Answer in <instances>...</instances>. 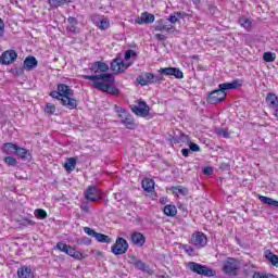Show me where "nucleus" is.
I'll return each instance as SVG.
<instances>
[{
  "mask_svg": "<svg viewBox=\"0 0 278 278\" xmlns=\"http://www.w3.org/2000/svg\"><path fill=\"white\" fill-rule=\"evenodd\" d=\"M149 111L150 109L144 101H140L139 105L131 106V112H134V114L137 116H141L142 118H146V116L149 114Z\"/></svg>",
  "mask_w": 278,
  "mask_h": 278,
  "instance_id": "obj_12",
  "label": "nucleus"
},
{
  "mask_svg": "<svg viewBox=\"0 0 278 278\" xmlns=\"http://www.w3.org/2000/svg\"><path fill=\"white\" fill-rule=\"evenodd\" d=\"M154 21H155V15L149 12H143L140 17H137L135 20V23H137V25H142L144 23L146 24L154 23Z\"/></svg>",
  "mask_w": 278,
  "mask_h": 278,
  "instance_id": "obj_15",
  "label": "nucleus"
},
{
  "mask_svg": "<svg viewBox=\"0 0 278 278\" xmlns=\"http://www.w3.org/2000/svg\"><path fill=\"white\" fill-rule=\"evenodd\" d=\"M97 25H98L99 29L104 30L110 27V21H108L106 18H102L98 22Z\"/></svg>",
  "mask_w": 278,
  "mask_h": 278,
  "instance_id": "obj_37",
  "label": "nucleus"
},
{
  "mask_svg": "<svg viewBox=\"0 0 278 278\" xmlns=\"http://www.w3.org/2000/svg\"><path fill=\"white\" fill-rule=\"evenodd\" d=\"M16 151H18V144L13 142H7L2 146V152L7 155H16Z\"/></svg>",
  "mask_w": 278,
  "mask_h": 278,
  "instance_id": "obj_19",
  "label": "nucleus"
},
{
  "mask_svg": "<svg viewBox=\"0 0 278 278\" xmlns=\"http://www.w3.org/2000/svg\"><path fill=\"white\" fill-rule=\"evenodd\" d=\"M164 27H165V28H163V31H173V29H175V27L173 26V24H168V23L166 22V20H165V22H164Z\"/></svg>",
  "mask_w": 278,
  "mask_h": 278,
  "instance_id": "obj_55",
  "label": "nucleus"
},
{
  "mask_svg": "<svg viewBox=\"0 0 278 278\" xmlns=\"http://www.w3.org/2000/svg\"><path fill=\"white\" fill-rule=\"evenodd\" d=\"M222 270L224 275H228L229 277H237L238 270H240V261L235 257H227L223 262Z\"/></svg>",
  "mask_w": 278,
  "mask_h": 278,
  "instance_id": "obj_3",
  "label": "nucleus"
},
{
  "mask_svg": "<svg viewBox=\"0 0 278 278\" xmlns=\"http://www.w3.org/2000/svg\"><path fill=\"white\" fill-rule=\"evenodd\" d=\"M172 76L176 79H184V72H181V70H179L178 67H173Z\"/></svg>",
  "mask_w": 278,
  "mask_h": 278,
  "instance_id": "obj_36",
  "label": "nucleus"
},
{
  "mask_svg": "<svg viewBox=\"0 0 278 278\" xmlns=\"http://www.w3.org/2000/svg\"><path fill=\"white\" fill-rule=\"evenodd\" d=\"M155 38H156L157 40H162V41L166 40V36L162 35V34H156V35H155Z\"/></svg>",
  "mask_w": 278,
  "mask_h": 278,
  "instance_id": "obj_63",
  "label": "nucleus"
},
{
  "mask_svg": "<svg viewBox=\"0 0 278 278\" xmlns=\"http://www.w3.org/2000/svg\"><path fill=\"white\" fill-rule=\"evenodd\" d=\"M15 155L23 160V162H29L31 160V153H29V150L21 148L20 146H17Z\"/></svg>",
  "mask_w": 278,
  "mask_h": 278,
  "instance_id": "obj_20",
  "label": "nucleus"
},
{
  "mask_svg": "<svg viewBox=\"0 0 278 278\" xmlns=\"http://www.w3.org/2000/svg\"><path fill=\"white\" fill-rule=\"evenodd\" d=\"M191 244L197 249H203L207 244V237L203 232H194L191 236Z\"/></svg>",
  "mask_w": 278,
  "mask_h": 278,
  "instance_id": "obj_10",
  "label": "nucleus"
},
{
  "mask_svg": "<svg viewBox=\"0 0 278 278\" xmlns=\"http://www.w3.org/2000/svg\"><path fill=\"white\" fill-rule=\"evenodd\" d=\"M11 73H13V75H16V77H21L23 75H25V68L22 67H16L14 70H11Z\"/></svg>",
  "mask_w": 278,
  "mask_h": 278,
  "instance_id": "obj_45",
  "label": "nucleus"
},
{
  "mask_svg": "<svg viewBox=\"0 0 278 278\" xmlns=\"http://www.w3.org/2000/svg\"><path fill=\"white\" fill-rule=\"evenodd\" d=\"M67 23L70 24L66 27L67 31H71V34H79V28L77 27V25H79V21H77L76 17L70 16L67 18Z\"/></svg>",
  "mask_w": 278,
  "mask_h": 278,
  "instance_id": "obj_21",
  "label": "nucleus"
},
{
  "mask_svg": "<svg viewBox=\"0 0 278 278\" xmlns=\"http://www.w3.org/2000/svg\"><path fill=\"white\" fill-rule=\"evenodd\" d=\"M128 262L137 268V270H141V273H151V268L147 263L142 262V260H139L135 255L128 256Z\"/></svg>",
  "mask_w": 278,
  "mask_h": 278,
  "instance_id": "obj_11",
  "label": "nucleus"
},
{
  "mask_svg": "<svg viewBox=\"0 0 278 278\" xmlns=\"http://www.w3.org/2000/svg\"><path fill=\"white\" fill-rule=\"evenodd\" d=\"M16 58H18V54L15 50H7L0 55V64L10 66V64H14V62H16Z\"/></svg>",
  "mask_w": 278,
  "mask_h": 278,
  "instance_id": "obj_8",
  "label": "nucleus"
},
{
  "mask_svg": "<svg viewBox=\"0 0 278 278\" xmlns=\"http://www.w3.org/2000/svg\"><path fill=\"white\" fill-rule=\"evenodd\" d=\"M172 142L173 144H181L182 142H190V139L188 138V135L181 132L180 136H174Z\"/></svg>",
  "mask_w": 278,
  "mask_h": 278,
  "instance_id": "obj_29",
  "label": "nucleus"
},
{
  "mask_svg": "<svg viewBox=\"0 0 278 278\" xmlns=\"http://www.w3.org/2000/svg\"><path fill=\"white\" fill-rule=\"evenodd\" d=\"M80 244H87V245L92 244V240L88 237H84L80 241Z\"/></svg>",
  "mask_w": 278,
  "mask_h": 278,
  "instance_id": "obj_58",
  "label": "nucleus"
},
{
  "mask_svg": "<svg viewBox=\"0 0 278 278\" xmlns=\"http://www.w3.org/2000/svg\"><path fill=\"white\" fill-rule=\"evenodd\" d=\"M189 151H192L193 153H199L201 151V147L194 142L189 143Z\"/></svg>",
  "mask_w": 278,
  "mask_h": 278,
  "instance_id": "obj_50",
  "label": "nucleus"
},
{
  "mask_svg": "<svg viewBox=\"0 0 278 278\" xmlns=\"http://www.w3.org/2000/svg\"><path fill=\"white\" fill-rule=\"evenodd\" d=\"M35 216L36 218H39V220H45V218H47V211L37 208L35 210Z\"/></svg>",
  "mask_w": 278,
  "mask_h": 278,
  "instance_id": "obj_35",
  "label": "nucleus"
},
{
  "mask_svg": "<svg viewBox=\"0 0 278 278\" xmlns=\"http://www.w3.org/2000/svg\"><path fill=\"white\" fill-rule=\"evenodd\" d=\"M160 75H166L167 77L173 76V67H161L159 70Z\"/></svg>",
  "mask_w": 278,
  "mask_h": 278,
  "instance_id": "obj_40",
  "label": "nucleus"
},
{
  "mask_svg": "<svg viewBox=\"0 0 278 278\" xmlns=\"http://www.w3.org/2000/svg\"><path fill=\"white\" fill-rule=\"evenodd\" d=\"M4 31H5V24L3 23V20L0 18V38H3Z\"/></svg>",
  "mask_w": 278,
  "mask_h": 278,
  "instance_id": "obj_57",
  "label": "nucleus"
},
{
  "mask_svg": "<svg viewBox=\"0 0 278 278\" xmlns=\"http://www.w3.org/2000/svg\"><path fill=\"white\" fill-rule=\"evenodd\" d=\"M258 200L261 201V203H264L265 205H270L273 207H278V201L273 199V198H268L265 195H258Z\"/></svg>",
  "mask_w": 278,
  "mask_h": 278,
  "instance_id": "obj_26",
  "label": "nucleus"
},
{
  "mask_svg": "<svg viewBox=\"0 0 278 278\" xmlns=\"http://www.w3.org/2000/svg\"><path fill=\"white\" fill-rule=\"evenodd\" d=\"M75 249L73 247H68L67 248V252H65L66 255H70V257H73L74 253H75Z\"/></svg>",
  "mask_w": 278,
  "mask_h": 278,
  "instance_id": "obj_60",
  "label": "nucleus"
},
{
  "mask_svg": "<svg viewBox=\"0 0 278 278\" xmlns=\"http://www.w3.org/2000/svg\"><path fill=\"white\" fill-rule=\"evenodd\" d=\"M277 58V54L273 52H265L263 54L264 62H275V59Z\"/></svg>",
  "mask_w": 278,
  "mask_h": 278,
  "instance_id": "obj_34",
  "label": "nucleus"
},
{
  "mask_svg": "<svg viewBox=\"0 0 278 278\" xmlns=\"http://www.w3.org/2000/svg\"><path fill=\"white\" fill-rule=\"evenodd\" d=\"M167 21H169V23H172V25H175V23H177L179 21V17L176 16V14H170L167 18Z\"/></svg>",
  "mask_w": 278,
  "mask_h": 278,
  "instance_id": "obj_53",
  "label": "nucleus"
},
{
  "mask_svg": "<svg viewBox=\"0 0 278 278\" xmlns=\"http://www.w3.org/2000/svg\"><path fill=\"white\" fill-rule=\"evenodd\" d=\"M174 14H176L177 18H186L188 16L186 12H174Z\"/></svg>",
  "mask_w": 278,
  "mask_h": 278,
  "instance_id": "obj_61",
  "label": "nucleus"
},
{
  "mask_svg": "<svg viewBox=\"0 0 278 278\" xmlns=\"http://www.w3.org/2000/svg\"><path fill=\"white\" fill-rule=\"evenodd\" d=\"M68 96H75V91L68 87L66 84H59L56 86V91H50L49 97L52 99H56V101H60L61 99H64Z\"/></svg>",
  "mask_w": 278,
  "mask_h": 278,
  "instance_id": "obj_5",
  "label": "nucleus"
},
{
  "mask_svg": "<svg viewBox=\"0 0 278 278\" xmlns=\"http://www.w3.org/2000/svg\"><path fill=\"white\" fill-rule=\"evenodd\" d=\"M80 210L81 212H85V214H88V212H90V206L88 205V203L83 202L80 205Z\"/></svg>",
  "mask_w": 278,
  "mask_h": 278,
  "instance_id": "obj_56",
  "label": "nucleus"
},
{
  "mask_svg": "<svg viewBox=\"0 0 278 278\" xmlns=\"http://www.w3.org/2000/svg\"><path fill=\"white\" fill-rule=\"evenodd\" d=\"M190 151H191V150H190V149H187V148L182 149V150H181V153H182L184 157H189Z\"/></svg>",
  "mask_w": 278,
  "mask_h": 278,
  "instance_id": "obj_62",
  "label": "nucleus"
},
{
  "mask_svg": "<svg viewBox=\"0 0 278 278\" xmlns=\"http://www.w3.org/2000/svg\"><path fill=\"white\" fill-rule=\"evenodd\" d=\"M77 166V159L70 157L64 163V168L67 170V173H72V170Z\"/></svg>",
  "mask_w": 278,
  "mask_h": 278,
  "instance_id": "obj_28",
  "label": "nucleus"
},
{
  "mask_svg": "<svg viewBox=\"0 0 278 278\" xmlns=\"http://www.w3.org/2000/svg\"><path fill=\"white\" fill-rule=\"evenodd\" d=\"M84 231L85 233H87V236H91V238H96L97 242H102L104 244H110V242H112V239H110L109 236L103 235L101 232H96L94 229L90 227H85Z\"/></svg>",
  "mask_w": 278,
  "mask_h": 278,
  "instance_id": "obj_9",
  "label": "nucleus"
},
{
  "mask_svg": "<svg viewBox=\"0 0 278 278\" xmlns=\"http://www.w3.org/2000/svg\"><path fill=\"white\" fill-rule=\"evenodd\" d=\"M68 3H71V0H48V5H50L51 10H58V8L68 5Z\"/></svg>",
  "mask_w": 278,
  "mask_h": 278,
  "instance_id": "obj_23",
  "label": "nucleus"
},
{
  "mask_svg": "<svg viewBox=\"0 0 278 278\" xmlns=\"http://www.w3.org/2000/svg\"><path fill=\"white\" fill-rule=\"evenodd\" d=\"M98 71H101V73H108L110 71V66H108L106 63L97 61Z\"/></svg>",
  "mask_w": 278,
  "mask_h": 278,
  "instance_id": "obj_41",
  "label": "nucleus"
},
{
  "mask_svg": "<svg viewBox=\"0 0 278 278\" xmlns=\"http://www.w3.org/2000/svg\"><path fill=\"white\" fill-rule=\"evenodd\" d=\"M213 173H214V169H213L212 167H204V169H203V174H204V175L210 176V175H212Z\"/></svg>",
  "mask_w": 278,
  "mask_h": 278,
  "instance_id": "obj_59",
  "label": "nucleus"
},
{
  "mask_svg": "<svg viewBox=\"0 0 278 278\" xmlns=\"http://www.w3.org/2000/svg\"><path fill=\"white\" fill-rule=\"evenodd\" d=\"M239 24L241 25V27H244V29H247L248 31L251 30V25H252L251 20L247 17H240Z\"/></svg>",
  "mask_w": 278,
  "mask_h": 278,
  "instance_id": "obj_32",
  "label": "nucleus"
},
{
  "mask_svg": "<svg viewBox=\"0 0 278 278\" xmlns=\"http://www.w3.org/2000/svg\"><path fill=\"white\" fill-rule=\"evenodd\" d=\"M130 114L127 112V110L125 109H121L118 111V117L121 118V121H125L127 116H129Z\"/></svg>",
  "mask_w": 278,
  "mask_h": 278,
  "instance_id": "obj_51",
  "label": "nucleus"
},
{
  "mask_svg": "<svg viewBox=\"0 0 278 278\" xmlns=\"http://www.w3.org/2000/svg\"><path fill=\"white\" fill-rule=\"evenodd\" d=\"M68 244L59 242L56 243V249L61 251L62 253H66L68 251Z\"/></svg>",
  "mask_w": 278,
  "mask_h": 278,
  "instance_id": "obj_47",
  "label": "nucleus"
},
{
  "mask_svg": "<svg viewBox=\"0 0 278 278\" xmlns=\"http://www.w3.org/2000/svg\"><path fill=\"white\" fill-rule=\"evenodd\" d=\"M130 240L136 247H144V242H147V238L144 235H142V232H132Z\"/></svg>",
  "mask_w": 278,
  "mask_h": 278,
  "instance_id": "obj_17",
  "label": "nucleus"
},
{
  "mask_svg": "<svg viewBox=\"0 0 278 278\" xmlns=\"http://www.w3.org/2000/svg\"><path fill=\"white\" fill-rule=\"evenodd\" d=\"M122 125H125L127 129H134V117L127 116L125 119H121Z\"/></svg>",
  "mask_w": 278,
  "mask_h": 278,
  "instance_id": "obj_31",
  "label": "nucleus"
},
{
  "mask_svg": "<svg viewBox=\"0 0 278 278\" xmlns=\"http://www.w3.org/2000/svg\"><path fill=\"white\" fill-rule=\"evenodd\" d=\"M16 223H18L20 225V229H25V227H34V225H36V222L27 217H23L22 219H16Z\"/></svg>",
  "mask_w": 278,
  "mask_h": 278,
  "instance_id": "obj_27",
  "label": "nucleus"
},
{
  "mask_svg": "<svg viewBox=\"0 0 278 278\" xmlns=\"http://www.w3.org/2000/svg\"><path fill=\"white\" fill-rule=\"evenodd\" d=\"M72 257H74V260H84V253L76 250L74 251V254L72 255Z\"/></svg>",
  "mask_w": 278,
  "mask_h": 278,
  "instance_id": "obj_54",
  "label": "nucleus"
},
{
  "mask_svg": "<svg viewBox=\"0 0 278 278\" xmlns=\"http://www.w3.org/2000/svg\"><path fill=\"white\" fill-rule=\"evenodd\" d=\"M164 23H165V20H159L155 22V26H154V29L155 31H164Z\"/></svg>",
  "mask_w": 278,
  "mask_h": 278,
  "instance_id": "obj_42",
  "label": "nucleus"
},
{
  "mask_svg": "<svg viewBox=\"0 0 278 278\" xmlns=\"http://www.w3.org/2000/svg\"><path fill=\"white\" fill-rule=\"evenodd\" d=\"M216 134H217V136H219L222 138H229V132L225 128L216 129Z\"/></svg>",
  "mask_w": 278,
  "mask_h": 278,
  "instance_id": "obj_46",
  "label": "nucleus"
},
{
  "mask_svg": "<svg viewBox=\"0 0 278 278\" xmlns=\"http://www.w3.org/2000/svg\"><path fill=\"white\" fill-rule=\"evenodd\" d=\"M85 199L91 203H97V201H101V193L94 187H89L85 192Z\"/></svg>",
  "mask_w": 278,
  "mask_h": 278,
  "instance_id": "obj_14",
  "label": "nucleus"
},
{
  "mask_svg": "<svg viewBox=\"0 0 278 278\" xmlns=\"http://www.w3.org/2000/svg\"><path fill=\"white\" fill-rule=\"evenodd\" d=\"M4 164H7V166H18V161L16 160V157L13 156H5L3 159Z\"/></svg>",
  "mask_w": 278,
  "mask_h": 278,
  "instance_id": "obj_33",
  "label": "nucleus"
},
{
  "mask_svg": "<svg viewBox=\"0 0 278 278\" xmlns=\"http://www.w3.org/2000/svg\"><path fill=\"white\" fill-rule=\"evenodd\" d=\"M174 190H177L178 194H182V197H187L188 194V188L181 186L175 187Z\"/></svg>",
  "mask_w": 278,
  "mask_h": 278,
  "instance_id": "obj_49",
  "label": "nucleus"
},
{
  "mask_svg": "<svg viewBox=\"0 0 278 278\" xmlns=\"http://www.w3.org/2000/svg\"><path fill=\"white\" fill-rule=\"evenodd\" d=\"M127 251H129V243L122 237H118L111 247V253H113V255H125Z\"/></svg>",
  "mask_w": 278,
  "mask_h": 278,
  "instance_id": "obj_7",
  "label": "nucleus"
},
{
  "mask_svg": "<svg viewBox=\"0 0 278 278\" xmlns=\"http://www.w3.org/2000/svg\"><path fill=\"white\" fill-rule=\"evenodd\" d=\"M184 249V251L186 253H188L189 255H192V253H194V249L192 247H190L189 244H182L181 247Z\"/></svg>",
  "mask_w": 278,
  "mask_h": 278,
  "instance_id": "obj_52",
  "label": "nucleus"
},
{
  "mask_svg": "<svg viewBox=\"0 0 278 278\" xmlns=\"http://www.w3.org/2000/svg\"><path fill=\"white\" fill-rule=\"evenodd\" d=\"M266 258L270 262L273 266H278V256L277 254L269 253L266 255Z\"/></svg>",
  "mask_w": 278,
  "mask_h": 278,
  "instance_id": "obj_39",
  "label": "nucleus"
},
{
  "mask_svg": "<svg viewBox=\"0 0 278 278\" xmlns=\"http://www.w3.org/2000/svg\"><path fill=\"white\" fill-rule=\"evenodd\" d=\"M189 270L195 275H202V277H216V270L212 269L206 265H201L197 262H189L187 264Z\"/></svg>",
  "mask_w": 278,
  "mask_h": 278,
  "instance_id": "obj_4",
  "label": "nucleus"
},
{
  "mask_svg": "<svg viewBox=\"0 0 278 278\" xmlns=\"http://www.w3.org/2000/svg\"><path fill=\"white\" fill-rule=\"evenodd\" d=\"M37 66L38 60L36 59V56H27L24 60L23 68H25V71H34V68H36Z\"/></svg>",
  "mask_w": 278,
  "mask_h": 278,
  "instance_id": "obj_18",
  "label": "nucleus"
},
{
  "mask_svg": "<svg viewBox=\"0 0 278 278\" xmlns=\"http://www.w3.org/2000/svg\"><path fill=\"white\" fill-rule=\"evenodd\" d=\"M83 79H89L92 81L93 88L100 90L101 92H106L108 94H121V91L116 86L109 84H114V75L109 73L96 74V75H83Z\"/></svg>",
  "mask_w": 278,
  "mask_h": 278,
  "instance_id": "obj_1",
  "label": "nucleus"
},
{
  "mask_svg": "<svg viewBox=\"0 0 278 278\" xmlns=\"http://www.w3.org/2000/svg\"><path fill=\"white\" fill-rule=\"evenodd\" d=\"M160 81H164V76L153 73H144L137 77V83L140 86H151V84H160Z\"/></svg>",
  "mask_w": 278,
  "mask_h": 278,
  "instance_id": "obj_6",
  "label": "nucleus"
},
{
  "mask_svg": "<svg viewBox=\"0 0 278 278\" xmlns=\"http://www.w3.org/2000/svg\"><path fill=\"white\" fill-rule=\"evenodd\" d=\"M242 86L241 79H235L231 83H224L218 85V89L211 91L206 98L207 103L216 105V103H223L227 99V90H236Z\"/></svg>",
  "mask_w": 278,
  "mask_h": 278,
  "instance_id": "obj_2",
  "label": "nucleus"
},
{
  "mask_svg": "<svg viewBox=\"0 0 278 278\" xmlns=\"http://www.w3.org/2000/svg\"><path fill=\"white\" fill-rule=\"evenodd\" d=\"M163 212H164L165 216L175 218V216H177V206H175L173 204H167L164 206Z\"/></svg>",
  "mask_w": 278,
  "mask_h": 278,
  "instance_id": "obj_25",
  "label": "nucleus"
},
{
  "mask_svg": "<svg viewBox=\"0 0 278 278\" xmlns=\"http://www.w3.org/2000/svg\"><path fill=\"white\" fill-rule=\"evenodd\" d=\"M131 66V63H125V61H123V59L119 58V71L121 73H125V71H127L128 67Z\"/></svg>",
  "mask_w": 278,
  "mask_h": 278,
  "instance_id": "obj_43",
  "label": "nucleus"
},
{
  "mask_svg": "<svg viewBox=\"0 0 278 278\" xmlns=\"http://www.w3.org/2000/svg\"><path fill=\"white\" fill-rule=\"evenodd\" d=\"M18 278H34V271H31L30 267L22 266L17 269Z\"/></svg>",
  "mask_w": 278,
  "mask_h": 278,
  "instance_id": "obj_22",
  "label": "nucleus"
},
{
  "mask_svg": "<svg viewBox=\"0 0 278 278\" xmlns=\"http://www.w3.org/2000/svg\"><path fill=\"white\" fill-rule=\"evenodd\" d=\"M131 58H138V53L136 52V50H131V49L126 50L124 59L127 61V60H131Z\"/></svg>",
  "mask_w": 278,
  "mask_h": 278,
  "instance_id": "obj_38",
  "label": "nucleus"
},
{
  "mask_svg": "<svg viewBox=\"0 0 278 278\" xmlns=\"http://www.w3.org/2000/svg\"><path fill=\"white\" fill-rule=\"evenodd\" d=\"M141 186L146 192H153V190H155V181H153V179H143Z\"/></svg>",
  "mask_w": 278,
  "mask_h": 278,
  "instance_id": "obj_24",
  "label": "nucleus"
},
{
  "mask_svg": "<svg viewBox=\"0 0 278 278\" xmlns=\"http://www.w3.org/2000/svg\"><path fill=\"white\" fill-rule=\"evenodd\" d=\"M111 71L113 73H121V58H116L111 62Z\"/></svg>",
  "mask_w": 278,
  "mask_h": 278,
  "instance_id": "obj_30",
  "label": "nucleus"
},
{
  "mask_svg": "<svg viewBox=\"0 0 278 278\" xmlns=\"http://www.w3.org/2000/svg\"><path fill=\"white\" fill-rule=\"evenodd\" d=\"M73 97L74 96H65V98H61L59 101H61V105L67 110H77L79 101Z\"/></svg>",
  "mask_w": 278,
  "mask_h": 278,
  "instance_id": "obj_13",
  "label": "nucleus"
},
{
  "mask_svg": "<svg viewBox=\"0 0 278 278\" xmlns=\"http://www.w3.org/2000/svg\"><path fill=\"white\" fill-rule=\"evenodd\" d=\"M265 103L269 110H276L278 108V97L276 93L268 92L265 98Z\"/></svg>",
  "mask_w": 278,
  "mask_h": 278,
  "instance_id": "obj_16",
  "label": "nucleus"
},
{
  "mask_svg": "<svg viewBox=\"0 0 278 278\" xmlns=\"http://www.w3.org/2000/svg\"><path fill=\"white\" fill-rule=\"evenodd\" d=\"M252 278H277V276L273 274H260L256 271Z\"/></svg>",
  "mask_w": 278,
  "mask_h": 278,
  "instance_id": "obj_44",
  "label": "nucleus"
},
{
  "mask_svg": "<svg viewBox=\"0 0 278 278\" xmlns=\"http://www.w3.org/2000/svg\"><path fill=\"white\" fill-rule=\"evenodd\" d=\"M97 70L99 71V65H97V62H94V63L90 66V71H94V73H97Z\"/></svg>",
  "mask_w": 278,
  "mask_h": 278,
  "instance_id": "obj_64",
  "label": "nucleus"
},
{
  "mask_svg": "<svg viewBox=\"0 0 278 278\" xmlns=\"http://www.w3.org/2000/svg\"><path fill=\"white\" fill-rule=\"evenodd\" d=\"M45 111L47 114H54L55 113V104L47 103Z\"/></svg>",
  "mask_w": 278,
  "mask_h": 278,
  "instance_id": "obj_48",
  "label": "nucleus"
}]
</instances>
